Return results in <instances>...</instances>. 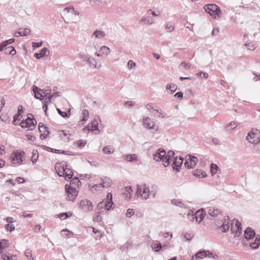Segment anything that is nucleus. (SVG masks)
I'll use <instances>...</instances> for the list:
<instances>
[{
	"instance_id": "nucleus-5",
	"label": "nucleus",
	"mask_w": 260,
	"mask_h": 260,
	"mask_svg": "<svg viewBox=\"0 0 260 260\" xmlns=\"http://www.w3.org/2000/svg\"><path fill=\"white\" fill-rule=\"evenodd\" d=\"M260 132L256 128H253L248 133L246 140L250 143L257 144L260 141Z\"/></svg>"
},
{
	"instance_id": "nucleus-11",
	"label": "nucleus",
	"mask_w": 260,
	"mask_h": 260,
	"mask_svg": "<svg viewBox=\"0 0 260 260\" xmlns=\"http://www.w3.org/2000/svg\"><path fill=\"white\" fill-rule=\"evenodd\" d=\"M203 210L202 211L198 210L195 212L194 214H191V213H188L187 216L188 218L191 220L196 219L198 223H200L204 217Z\"/></svg>"
},
{
	"instance_id": "nucleus-39",
	"label": "nucleus",
	"mask_w": 260,
	"mask_h": 260,
	"mask_svg": "<svg viewBox=\"0 0 260 260\" xmlns=\"http://www.w3.org/2000/svg\"><path fill=\"white\" fill-rule=\"evenodd\" d=\"M104 187H103V185L102 184V183H100L92 185L91 187V189L92 190H95L96 191H100Z\"/></svg>"
},
{
	"instance_id": "nucleus-3",
	"label": "nucleus",
	"mask_w": 260,
	"mask_h": 260,
	"mask_svg": "<svg viewBox=\"0 0 260 260\" xmlns=\"http://www.w3.org/2000/svg\"><path fill=\"white\" fill-rule=\"evenodd\" d=\"M113 205L112 194L109 192L107 195L106 201H103L98 204L96 209L98 211H101L103 209L109 211L111 209Z\"/></svg>"
},
{
	"instance_id": "nucleus-57",
	"label": "nucleus",
	"mask_w": 260,
	"mask_h": 260,
	"mask_svg": "<svg viewBox=\"0 0 260 260\" xmlns=\"http://www.w3.org/2000/svg\"><path fill=\"white\" fill-rule=\"evenodd\" d=\"M14 41H15L14 39L12 38V39H10L9 40H6V41L4 42L3 43V44H4V45L6 47H8V46H7L8 45L12 43L13 42H14Z\"/></svg>"
},
{
	"instance_id": "nucleus-43",
	"label": "nucleus",
	"mask_w": 260,
	"mask_h": 260,
	"mask_svg": "<svg viewBox=\"0 0 260 260\" xmlns=\"http://www.w3.org/2000/svg\"><path fill=\"white\" fill-rule=\"evenodd\" d=\"M92 125L93 126V129L92 130L98 131L99 132H100V131L98 128V120L94 119L93 121L91 122Z\"/></svg>"
},
{
	"instance_id": "nucleus-17",
	"label": "nucleus",
	"mask_w": 260,
	"mask_h": 260,
	"mask_svg": "<svg viewBox=\"0 0 260 260\" xmlns=\"http://www.w3.org/2000/svg\"><path fill=\"white\" fill-rule=\"evenodd\" d=\"M255 235V233L251 228H247L244 232L245 238L247 240L252 239Z\"/></svg>"
},
{
	"instance_id": "nucleus-30",
	"label": "nucleus",
	"mask_w": 260,
	"mask_h": 260,
	"mask_svg": "<svg viewBox=\"0 0 260 260\" xmlns=\"http://www.w3.org/2000/svg\"><path fill=\"white\" fill-rule=\"evenodd\" d=\"M260 245V237L258 238L257 236H256V239L255 241L250 244V247L252 249H257L259 245Z\"/></svg>"
},
{
	"instance_id": "nucleus-54",
	"label": "nucleus",
	"mask_w": 260,
	"mask_h": 260,
	"mask_svg": "<svg viewBox=\"0 0 260 260\" xmlns=\"http://www.w3.org/2000/svg\"><path fill=\"white\" fill-rule=\"evenodd\" d=\"M154 111H155L157 113H159L158 117L159 118H164L166 116V114L162 112V111L161 109H154Z\"/></svg>"
},
{
	"instance_id": "nucleus-7",
	"label": "nucleus",
	"mask_w": 260,
	"mask_h": 260,
	"mask_svg": "<svg viewBox=\"0 0 260 260\" xmlns=\"http://www.w3.org/2000/svg\"><path fill=\"white\" fill-rule=\"evenodd\" d=\"M65 189L67 193V200L74 201L78 194V191L76 188L67 184L65 185Z\"/></svg>"
},
{
	"instance_id": "nucleus-31",
	"label": "nucleus",
	"mask_w": 260,
	"mask_h": 260,
	"mask_svg": "<svg viewBox=\"0 0 260 260\" xmlns=\"http://www.w3.org/2000/svg\"><path fill=\"white\" fill-rule=\"evenodd\" d=\"M2 258L4 260H17V257L15 255H8L6 253L2 254Z\"/></svg>"
},
{
	"instance_id": "nucleus-14",
	"label": "nucleus",
	"mask_w": 260,
	"mask_h": 260,
	"mask_svg": "<svg viewBox=\"0 0 260 260\" xmlns=\"http://www.w3.org/2000/svg\"><path fill=\"white\" fill-rule=\"evenodd\" d=\"M24 154L23 151L22 152H16L12 154L11 155V160L13 162V164L18 163L20 164L22 162V157L23 155Z\"/></svg>"
},
{
	"instance_id": "nucleus-33",
	"label": "nucleus",
	"mask_w": 260,
	"mask_h": 260,
	"mask_svg": "<svg viewBox=\"0 0 260 260\" xmlns=\"http://www.w3.org/2000/svg\"><path fill=\"white\" fill-rule=\"evenodd\" d=\"M19 30L21 36H27L30 33V30L28 28H20Z\"/></svg>"
},
{
	"instance_id": "nucleus-10",
	"label": "nucleus",
	"mask_w": 260,
	"mask_h": 260,
	"mask_svg": "<svg viewBox=\"0 0 260 260\" xmlns=\"http://www.w3.org/2000/svg\"><path fill=\"white\" fill-rule=\"evenodd\" d=\"M80 208L85 212H90L93 210V206L90 201L83 200L80 203Z\"/></svg>"
},
{
	"instance_id": "nucleus-63",
	"label": "nucleus",
	"mask_w": 260,
	"mask_h": 260,
	"mask_svg": "<svg viewBox=\"0 0 260 260\" xmlns=\"http://www.w3.org/2000/svg\"><path fill=\"white\" fill-rule=\"evenodd\" d=\"M102 217L100 215H96L93 218V220L94 221L99 222L101 220Z\"/></svg>"
},
{
	"instance_id": "nucleus-47",
	"label": "nucleus",
	"mask_w": 260,
	"mask_h": 260,
	"mask_svg": "<svg viewBox=\"0 0 260 260\" xmlns=\"http://www.w3.org/2000/svg\"><path fill=\"white\" fill-rule=\"evenodd\" d=\"M70 212H67V213H62L58 215H57V217L60 218L62 220H64L68 217H70L69 215V214Z\"/></svg>"
},
{
	"instance_id": "nucleus-25",
	"label": "nucleus",
	"mask_w": 260,
	"mask_h": 260,
	"mask_svg": "<svg viewBox=\"0 0 260 260\" xmlns=\"http://www.w3.org/2000/svg\"><path fill=\"white\" fill-rule=\"evenodd\" d=\"M106 36L105 32L102 30L96 29L92 34L91 37H94L96 39H102Z\"/></svg>"
},
{
	"instance_id": "nucleus-21",
	"label": "nucleus",
	"mask_w": 260,
	"mask_h": 260,
	"mask_svg": "<svg viewBox=\"0 0 260 260\" xmlns=\"http://www.w3.org/2000/svg\"><path fill=\"white\" fill-rule=\"evenodd\" d=\"M82 119L79 121V125H83L84 124L82 122L86 121L89 118L88 111L84 109L82 111L81 114Z\"/></svg>"
},
{
	"instance_id": "nucleus-53",
	"label": "nucleus",
	"mask_w": 260,
	"mask_h": 260,
	"mask_svg": "<svg viewBox=\"0 0 260 260\" xmlns=\"http://www.w3.org/2000/svg\"><path fill=\"white\" fill-rule=\"evenodd\" d=\"M180 66L181 67H184L186 69H189L191 67V64L185 61H183L181 63Z\"/></svg>"
},
{
	"instance_id": "nucleus-59",
	"label": "nucleus",
	"mask_w": 260,
	"mask_h": 260,
	"mask_svg": "<svg viewBox=\"0 0 260 260\" xmlns=\"http://www.w3.org/2000/svg\"><path fill=\"white\" fill-rule=\"evenodd\" d=\"M5 105V100L3 97L0 98V112Z\"/></svg>"
},
{
	"instance_id": "nucleus-24",
	"label": "nucleus",
	"mask_w": 260,
	"mask_h": 260,
	"mask_svg": "<svg viewBox=\"0 0 260 260\" xmlns=\"http://www.w3.org/2000/svg\"><path fill=\"white\" fill-rule=\"evenodd\" d=\"M140 22H143L145 24L151 25L154 22V19L151 16H144L140 20Z\"/></svg>"
},
{
	"instance_id": "nucleus-42",
	"label": "nucleus",
	"mask_w": 260,
	"mask_h": 260,
	"mask_svg": "<svg viewBox=\"0 0 260 260\" xmlns=\"http://www.w3.org/2000/svg\"><path fill=\"white\" fill-rule=\"evenodd\" d=\"M8 242L6 240H3L0 242V252L2 253L1 250L8 247Z\"/></svg>"
},
{
	"instance_id": "nucleus-29",
	"label": "nucleus",
	"mask_w": 260,
	"mask_h": 260,
	"mask_svg": "<svg viewBox=\"0 0 260 260\" xmlns=\"http://www.w3.org/2000/svg\"><path fill=\"white\" fill-rule=\"evenodd\" d=\"M103 151L106 154H112L114 152V148L111 146H106L103 148Z\"/></svg>"
},
{
	"instance_id": "nucleus-8",
	"label": "nucleus",
	"mask_w": 260,
	"mask_h": 260,
	"mask_svg": "<svg viewBox=\"0 0 260 260\" xmlns=\"http://www.w3.org/2000/svg\"><path fill=\"white\" fill-rule=\"evenodd\" d=\"M166 156V151L161 148L158 149L153 154V159L156 161H162L163 164H165V158Z\"/></svg>"
},
{
	"instance_id": "nucleus-52",
	"label": "nucleus",
	"mask_w": 260,
	"mask_h": 260,
	"mask_svg": "<svg viewBox=\"0 0 260 260\" xmlns=\"http://www.w3.org/2000/svg\"><path fill=\"white\" fill-rule=\"evenodd\" d=\"M135 213V211L133 209H128L126 211V216L127 217H131Z\"/></svg>"
},
{
	"instance_id": "nucleus-19",
	"label": "nucleus",
	"mask_w": 260,
	"mask_h": 260,
	"mask_svg": "<svg viewBox=\"0 0 260 260\" xmlns=\"http://www.w3.org/2000/svg\"><path fill=\"white\" fill-rule=\"evenodd\" d=\"M175 153L173 151H169L168 152L167 155L166 154L165 158V164H164V166L165 167H168L170 162V160L174 155Z\"/></svg>"
},
{
	"instance_id": "nucleus-61",
	"label": "nucleus",
	"mask_w": 260,
	"mask_h": 260,
	"mask_svg": "<svg viewBox=\"0 0 260 260\" xmlns=\"http://www.w3.org/2000/svg\"><path fill=\"white\" fill-rule=\"evenodd\" d=\"M183 93L182 92L179 91L177 92L175 95V97H177L179 99H182L183 98Z\"/></svg>"
},
{
	"instance_id": "nucleus-13",
	"label": "nucleus",
	"mask_w": 260,
	"mask_h": 260,
	"mask_svg": "<svg viewBox=\"0 0 260 260\" xmlns=\"http://www.w3.org/2000/svg\"><path fill=\"white\" fill-rule=\"evenodd\" d=\"M207 212L208 214L210 216V219L212 220L217 216V215L221 214V211L218 208L214 207H209L207 208Z\"/></svg>"
},
{
	"instance_id": "nucleus-36",
	"label": "nucleus",
	"mask_w": 260,
	"mask_h": 260,
	"mask_svg": "<svg viewBox=\"0 0 260 260\" xmlns=\"http://www.w3.org/2000/svg\"><path fill=\"white\" fill-rule=\"evenodd\" d=\"M125 157V159L127 161L133 162V161H134L135 160H137V156L135 154H130V155H127Z\"/></svg>"
},
{
	"instance_id": "nucleus-26",
	"label": "nucleus",
	"mask_w": 260,
	"mask_h": 260,
	"mask_svg": "<svg viewBox=\"0 0 260 260\" xmlns=\"http://www.w3.org/2000/svg\"><path fill=\"white\" fill-rule=\"evenodd\" d=\"M171 203L174 205L182 208H186L187 207L184 203H183L181 200L179 199H173L171 200Z\"/></svg>"
},
{
	"instance_id": "nucleus-18",
	"label": "nucleus",
	"mask_w": 260,
	"mask_h": 260,
	"mask_svg": "<svg viewBox=\"0 0 260 260\" xmlns=\"http://www.w3.org/2000/svg\"><path fill=\"white\" fill-rule=\"evenodd\" d=\"M101 183L103 185V187L108 188L112 184V181L108 177H103L100 178Z\"/></svg>"
},
{
	"instance_id": "nucleus-35",
	"label": "nucleus",
	"mask_w": 260,
	"mask_h": 260,
	"mask_svg": "<svg viewBox=\"0 0 260 260\" xmlns=\"http://www.w3.org/2000/svg\"><path fill=\"white\" fill-rule=\"evenodd\" d=\"M207 255V252L206 251H200L197 252L195 255V258H203L204 257H206Z\"/></svg>"
},
{
	"instance_id": "nucleus-16",
	"label": "nucleus",
	"mask_w": 260,
	"mask_h": 260,
	"mask_svg": "<svg viewBox=\"0 0 260 260\" xmlns=\"http://www.w3.org/2000/svg\"><path fill=\"white\" fill-rule=\"evenodd\" d=\"M41 89L36 85H33L32 91L35 93V97L37 99L42 101L44 99V95L41 92Z\"/></svg>"
},
{
	"instance_id": "nucleus-22",
	"label": "nucleus",
	"mask_w": 260,
	"mask_h": 260,
	"mask_svg": "<svg viewBox=\"0 0 260 260\" xmlns=\"http://www.w3.org/2000/svg\"><path fill=\"white\" fill-rule=\"evenodd\" d=\"M86 61L90 67H92L96 69H99L101 67V65L97 64L96 60L90 56H89Z\"/></svg>"
},
{
	"instance_id": "nucleus-1",
	"label": "nucleus",
	"mask_w": 260,
	"mask_h": 260,
	"mask_svg": "<svg viewBox=\"0 0 260 260\" xmlns=\"http://www.w3.org/2000/svg\"><path fill=\"white\" fill-rule=\"evenodd\" d=\"M230 219L229 216H225L224 217V220L221 221L218 223L217 226L221 229V231L223 233H225L228 231L230 226L231 225V230L232 233H234L235 230H236V233L235 234V237H239L242 232V227L241 223L236 220L235 221V227L233 225V223L230 224Z\"/></svg>"
},
{
	"instance_id": "nucleus-38",
	"label": "nucleus",
	"mask_w": 260,
	"mask_h": 260,
	"mask_svg": "<svg viewBox=\"0 0 260 260\" xmlns=\"http://www.w3.org/2000/svg\"><path fill=\"white\" fill-rule=\"evenodd\" d=\"M237 125L234 121L231 122L225 127L227 131H231L235 129Z\"/></svg>"
},
{
	"instance_id": "nucleus-56",
	"label": "nucleus",
	"mask_w": 260,
	"mask_h": 260,
	"mask_svg": "<svg viewBox=\"0 0 260 260\" xmlns=\"http://www.w3.org/2000/svg\"><path fill=\"white\" fill-rule=\"evenodd\" d=\"M197 75L202 78H207L208 77V74L207 73L204 72L198 73Z\"/></svg>"
},
{
	"instance_id": "nucleus-34",
	"label": "nucleus",
	"mask_w": 260,
	"mask_h": 260,
	"mask_svg": "<svg viewBox=\"0 0 260 260\" xmlns=\"http://www.w3.org/2000/svg\"><path fill=\"white\" fill-rule=\"evenodd\" d=\"M57 111L59 115H60L63 117H69L71 115L70 111L71 109L68 110L67 111L63 112L62 111L59 109H57Z\"/></svg>"
},
{
	"instance_id": "nucleus-9",
	"label": "nucleus",
	"mask_w": 260,
	"mask_h": 260,
	"mask_svg": "<svg viewBox=\"0 0 260 260\" xmlns=\"http://www.w3.org/2000/svg\"><path fill=\"white\" fill-rule=\"evenodd\" d=\"M198 160V158L196 156L189 155L188 157L186 158L185 166L187 169L193 168L196 166Z\"/></svg>"
},
{
	"instance_id": "nucleus-46",
	"label": "nucleus",
	"mask_w": 260,
	"mask_h": 260,
	"mask_svg": "<svg viewBox=\"0 0 260 260\" xmlns=\"http://www.w3.org/2000/svg\"><path fill=\"white\" fill-rule=\"evenodd\" d=\"M245 45L247 47V49L250 50H253L256 48L255 45L252 42H247Z\"/></svg>"
},
{
	"instance_id": "nucleus-55",
	"label": "nucleus",
	"mask_w": 260,
	"mask_h": 260,
	"mask_svg": "<svg viewBox=\"0 0 260 260\" xmlns=\"http://www.w3.org/2000/svg\"><path fill=\"white\" fill-rule=\"evenodd\" d=\"M207 252V255L209 257H213L214 258H217L218 257L217 255L214 254L213 253L210 252L209 251H206Z\"/></svg>"
},
{
	"instance_id": "nucleus-58",
	"label": "nucleus",
	"mask_w": 260,
	"mask_h": 260,
	"mask_svg": "<svg viewBox=\"0 0 260 260\" xmlns=\"http://www.w3.org/2000/svg\"><path fill=\"white\" fill-rule=\"evenodd\" d=\"M166 28L168 30V31L172 32L173 31L174 27L172 24L168 23L167 24Z\"/></svg>"
},
{
	"instance_id": "nucleus-23",
	"label": "nucleus",
	"mask_w": 260,
	"mask_h": 260,
	"mask_svg": "<svg viewBox=\"0 0 260 260\" xmlns=\"http://www.w3.org/2000/svg\"><path fill=\"white\" fill-rule=\"evenodd\" d=\"M47 53H49L47 48L44 47L40 51L39 53H35L34 54L35 57H36L37 59H40L44 56H47Z\"/></svg>"
},
{
	"instance_id": "nucleus-51",
	"label": "nucleus",
	"mask_w": 260,
	"mask_h": 260,
	"mask_svg": "<svg viewBox=\"0 0 260 260\" xmlns=\"http://www.w3.org/2000/svg\"><path fill=\"white\" fill-rule=\"evenodd\" d=\"M8 49H10V50L9 52V54L14 55L16 53V51L13 47L9 46L8 47L6 48L5 50H7Z\"/></svg>"
},
{
	"instance_id": "nucleus-12",
	"label": "nucleus",
	"mask_w": 260,
	"mask_h": 260,
	"mask_svg": "<svg viewBox=\"0 0 260 260\" xmlns=\"http://www.w3.org/2000/svg\"><path fill=\"white\" fill-rule=\"evenodd\" d=\"M67 167V162L65 161H62L60 163H57L56 164L55 169L58 176L61 177L64 175L63 173L66 171L65 169Z\"/></svg>"
},
{
	"instance_id": "nucleus-28",
	"label": "nucleus",
	"mask_w": 260,
	"mask_h": 260,
	"mask_svg": "<svg viewBox=\"0 0 260 260\" xmlns=\"http://www.w3.org/2000/svg\"><path fill=\"white\" fill-rule=\"evenodd\" d=\"M65 170L66 171L63 173L64 175L63 176L65 177L66 179L69 180L73 177L74 173L70 169L68 168L67 167H66Z\"/></svg>"
},
{
	"instance_id": "nucleus-2",
	"label": "nucleus",
	"mask_w": 260,
	"mask_h": 260,
	"mask_svg": "<svg viewBox=\"0 0 260 260\" xmlns=\"http://www.w3.org/2000/svg\"><path fill=\"white\" fill-rule=\"evenodd\" d=\"M137 189L136 194L137 196H140L142 199L144 200L149 199L151 193L152 194V197L154 198L157 192V187L156 185L152 186L151 191H150L149 188L145 184L142 185H137Z\"/></svg>"
},
{
	"instance_id": "nucleus-62",
	"label": "nucleus",
	"mask_w": 260,
	"mask_h": 260,
	"mask_svg": "<svg viewBox=\"0 0 260 260\" xmlns=\"http://www.w3.org/2000/svg\"><path fill=\"white\" fill-rule=\"evenodd\" d=\"M42 43H43L42 42H37V43L33 42L32 43V47H34V48H39V47H40V46H42Z\"/></svg>"
},
{
	"instance_id": "nucleus-50",
	"label": "nucleus",
	"mask_w": 260,
	"mask_h": 260,
	"mask_svg": "<svg viewBox=\"0 0 260 260\" xmlns=\"http://www.w3.org/2000/svg\"><path fill=\"white\" fill-rule=\"evenodd\" d=\"M5 228L8 231L12 232L15 229V226L12 224L8 223L5 225Z\"/></svg>"
},
{
	"instance_id": "nucleus-45",
	"label": "nucleus",
	"mask_w": 260,
	"mask_h": 260,
	"mask_svg": "<svg viewBox=\"0 0 260 260\" xmlns=\"http://www.w3.org/2000/svg\"><path fill=\"white\" fill-rule=\"evenodd\" d=\"M25 255L28 260H34V258L32 257V252L30 249H27L26 250Z\"/></svg>"
},
{
	"instance_id": "nucleus-64",
	"label": "nucleus",
	"mask_w": 260,
	"mask_h": 260,
	"mask_svg": "<svg viewBox=\"0 0 260 260\" xmlns=\"http://www.w3.org/2000/svg\"><path fill=\"white\" fill-rule=\"evenodd\" d=\"M52 98H53L51 95H49L48 96L45 100L44 103L48 104L49 103H51V101Z\"/></svg>"
},
{
	"instance_id": "nucleus-32",
	"label": "nucleus",
	"mask_w": 260,
	"mask_h": 260,
	"mask_svg": "<svg viewBox=\"0 0 260 260\" xmlns=\"http://www.w3.org/2000/svg\"><path fill=\"white\" fill-rule=\"evenodd\" d=\"M193 175L199 178H205L207 176V174L205 172L202 171L201 170L198 169L196 170Z\"/></svg>"
},
{
	"instance_id": "nucleus-49",
	"label": "nucleus",
	"mask_w": 260,
	"mask_h": 260,
	"mask_svg": "<svg viewBox=\"0 0 260 260\" xmlns=\"http://www.w3.org/2000/svg\"><path fill=\"white\" fill-rule=\"evenodd\" d=\"M136 66V63L132 60H129L127 62V67L129 70H131Z\"/></svg>"
},
{
	"instance_id": "nucleus-4",
	"label": "nucleus",
	"mask_w": 260,
	"mask_h": 260,
	"mask_svg": "<svg viewBox=\"0 0 260 260\" xmlns=\"http://www.w3.org/2000/svg\"><path fill=\"white\" fill-rule=\"evenodd\" d=\"M204 8L205 11L214 18H219L220 10L216 5L213 4H207L205 5Z\"/></svg>"
},
{
	"instance_id": "nucleus-27",
	"label": "nucleus",
	"mask_w": 260,
	"mask_h": 260,
	"mask_svg": "<svg viewBox=\"0 0 260 260\" xmlns=\"http://www.w3.org/2000/svg\"><path fill=\"white\" fill-rule=\"evenodd\" d=\"M41 123H40L39 124V130L40 132H42V128H43L44 130H45V132H47V134H41L40 135V138L42 140H44V139H45L46 138V137H47L48 135L49 134V131H48V128L45 126L44 125H42V126H41Z\"/></svg>"
},
{
	"instance_id": "nucleus-37",
	"label": "nucleus",
	"mask_w": 260,
	"mask_h": 260,
	"mask_svg": "<svg viewBox=\"0 0 260 260\" xmlns=\"http://www.w3.org/2000/svg\"><path fill=\"white\" fill-rule=\"evenodd\" d=\"M162 247V246H161V244L159 242L154 243L152 246V248L155 252H159L161 250Z\"/></svg>"
},
{
	"instance_id": "nucleus-60",
	"label": "nucleus",
	"mask_w": 260,
	"mask_h": 260,
	"mask_svg": "<svg viewBox=\"0 0 260 260\" xmlns=\"http://www.w3.org/2000/svg\"><path fill=\"white\" fill-rule=\"evenodd\" d=\"M193 237V235L192 234H187L186 233L185 235H184V238L186 239V240L187 241H190L191 240L192 238Z\"/></svg>"
},
{
	"instance_id": "nucleus-44",
	"label": "nucleus",
	"mask_w": 260,
	"mask_h": 260,
	"mask_svg": "<svg viewBox=\"0 0 260 260\" xmlns=\"http://www.w3.org/2000/svg\"><path fill=\"white\" fill-rule=\"evenodd\" d=\"M210 169L211 173L213 175V174H215L217 173V170L218 169V167L215 164H211L210 166Z\"/></svg>"
},
{
	"instance_id": "nucleus-20",
	"label": "nucleus",
	"mask_w": 260,
	"mask_h": 260,
	"mask_svg": "<svg viewBox=\"0 0 260 260\" xmlns=\"http://www.w3.org/2000/svg\"><path fill=\"white\" fill-rule=\"evenodd\" d=\"M143 125L146 128L149 129H152L154 126V124L151 120L150 118L148 117H144L143 120Z\"/></svg>"
},
{
	"instance_id": "nucleus-48",
	"label": "nucleus",
	"mask_w": 260,
	"mask_h": 260,
	"mask_svg": "<svg viewBox=\"0 0 260 260\" xmlns=\"http://www.w3.org/2000/svg\"><path fill=\"white\" fill-rule=\"evenodd\" d=\"M89 56L86 55L85 53L83 52H80L78 54V57L84 61H87Z\"/></svg>"
},
{
	"instance_id": "nucleus-6",
	"label": "nucleus",
	"mask_w": 260,
	"mask_h": 260,
	"mask_svg": "<svg viewBox=\"0 0 260 260\" xmlns=\"http://www.w3.org/2000/svg\"><path fill=\"white\" fill-rule=\"evenodd\" d=\"M37 124V121L35 119L31 118L28 116L25 120L21 122L20 125L22 128H25L26 131L34 130Z\"/></svg>"
},
{
	"instance_id": "nucleus-40",
	"label": "nucleus",
	"mask_w": 260,
	"mask_h": 260,
	"mask_svg": "<svg viewBox=\"0 0 260 260\" xmlns=\"http://www.w3.org/2000/svg\"><path fill=\"white\" fill-rule=\"evenodd\" d=\"M166 88L170 90L171 92L173 93L177 89V86L174 84H170L167 85Z\"/></svg>"
},
{
	"instance_id": "nucleus-15",
	"label": "nucleus",
	"mask_w": 260,
	"mask_h": 260,
	"mask_svg": "<svg viewBox=\"0 0 260 260\" xmlns=\"http://www.w3.org/2000/svg\"><path fill=\"white\" fill-rule=\"evenodd\" d=\"M183 161V158L181 157L178 158L175 157L173 158V162L172 164V168L174 170L179 171L180 166L182 165Z\"/></svg>"
},
{
	"instance_id": "nucleus-41",
	"label": "nucleus",
	"mask_w": 260,
	"mask_h": 260,
	"mask_svg": "<svg viewBox=\"0 0 260 260\" xmlns=\"http://www.w3.org/2000/svg\"><path fill=\"white\" fill-rule=\"evenodd\" d=\"M100 50L102 52V53L106 55L110 53V48L106 46H103L101 47Z\"/></svg>"
}]
</instances>
